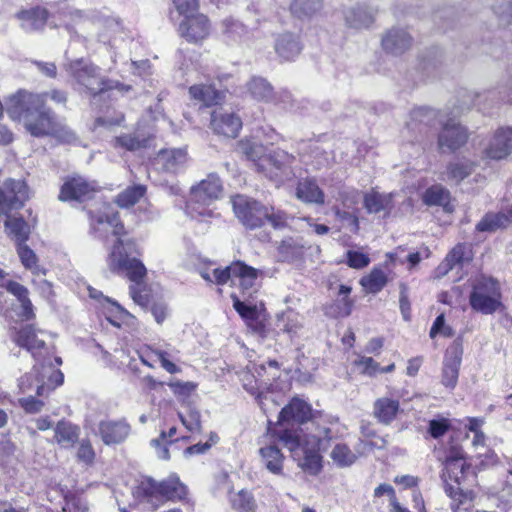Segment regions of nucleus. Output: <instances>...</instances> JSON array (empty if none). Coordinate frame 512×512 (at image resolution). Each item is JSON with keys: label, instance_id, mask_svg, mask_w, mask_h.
Masks as SVG:
<instances>
[{"label": "nucleus", "instance_id": "obj_1", "mask_svg": "<svg viewBox=\"0 0 512 512\" xmlns=\"http://www.w3.org/2000/svg\"><path fill=\"white\" fill-rule=\"evenodd\" d=\"M91 229L100 238L109 233L117 237L107 256V267L113 273L127 276L134 283L129 289L133 301L141 307H147L150 303L149 295L140 289L147 270L139 259L132 256L139 254L135 241L121 238L124 226L119 221L118 213L108 205L103 206L97 215L91 216Z\"/></svg>", "mask_w": 512, "mask_h": 512}, {"label": "nucleus", "instance_id": "obj_2", "mask_svg": "<svg viewBox=\"0 0 512 512\" xmlns=\"http://www.w3.org/2000/svg\"><path fill=\"white\" fill-rule=\"evenodd\" d=\"M48 97L56 104L65 105L67 102V94L62 90L54 89L42 94L21 90L6 100V111L12 120L22 123L32 136H52L66 143L74 141V133L45 106Z\"/></svg>", "mask_w": 512, "mask_h": 512}, {"label": "nucleus", "instance_id": "obj_3", "mask_svg": "<svg viewBox=\"0 0 512 512\" xmlns=\"http://www.w3.org/2000/svg\"><path fill=\"white\" fill-rule=\"evenodd\" d=\"M311 433L292 432L285 430L280 441L291 452L298 465L310 474L320 469L319 451H326L333 440L344 436L346 428L334 416H319L311 422Z\"/></svg>", "mask_w": 512, "mask_h": 512}, {"label": "nucleus", "instance_id": "obj_4", "mask_svg": "<svg viewBox=\"0 0 512 512\" xmlns=\"http://www.w3.org/2000/svg\"><path fill=\"white\" fill-rule=\"evenodd\" d=\"M231 203L236 217L246 228H259L267 221L274 229H281L288 223L289 217L284 211L265 206L248 196L235 195Z\"/></svg>", "mask_w": 512, "mask_h": 512}, {"label": "nucleus", "instance_id": "obj_5", "mask_svg": "<svg viewBox=\"0 0 512 512\" xmlns=\"http://www.w3.org/2000/svg\"><path fill=\"white\" fill-rule=\"evenodd\" d=\"M469 468L463 450L456 446L451 447L445 458L442 479L445 483V492L452 500L453 512H457L460 505L467 500V494L463 492L460 485Z\"/></svg>", "mask_w": 512, "mask_h": 512}, {"label": "nucleus", "instance_id": "obj_6", "mask_svg": "<svg viewBox=\"0 0 512 512\" xmlns=\"http://www.w3.org/2000/svg\"><path fill=\"white\" fill-rule=\"evenodd\" d=\"M222 183L218 176L211 174L195 186L191 187L187 213L193 219L205 220L213 217L210 205L220 198Z\"/></svg>", "mask_w": 512, "mask_h": 512}, {"label": "nucleus", "instance_id": "obj_7", "mask_svg": "<svg viewBox=\"0 0 512 512\" xmlns=\"http://www.w3.org/2000/svg\"><path fill=\"white\" fill-rule=\"evenodd\" d=\"M469 303L476 312L490 315L501 306V290L498 281L493 278L481 276L472 283Z\"/></svg>", "mask_w": 512, "mask_h": 512}, {"label": "nucleus", "instance_id": "obj_8", "mask_svg": "<svg viewBox=\"0 0 512 512\" xmlns=\"http://www.w3.org/2000/svg\"><path fill=\"white\" fill-rule=\"evenodd\" d=\"M67 71L78 88L91 95L103 93L109 88L107 81L100 74V69L88 61H72L68 64Z\"/></svg>", "mask_w": 512, "mask_h": 512}, {"label": "nucleus", "instance_id": "obj_9", "mask_svg": "<svg viewBox=\"0 0 512 512\" xmlns=\"http://www.w3.org/2000/svg\"><path fill=\"white\" fill-rule=\"evenodd\" d=\"M63 381V373L52 365H43L41 371L35 366L33 372L20 378L19 388L25 393L31 389L33 382H35L37 386L36 393L38 396H42L45 391H51L62 385Z\"/></svg>", "mask_w": 512, "mask_h": 512}, {"label": "nucleus", "instance_id": "obj_10", "mask_svg": "<svg viewBox=\"0 0 512 512\" xmlns=\"http://www.w3.org/2000/svg\"><path fill=\"white\" fill-rule=\"evenodd\" d=\"M28 199V189L21 180L6 179L0 182V215L8 216L21 209Z\"/></svg>", "mask_w": 512, "mask_h": 512}, {"label": "nucleus", "instance_id": "obj_11", "mask_svg": "<svg viewBox=\"0 0 512 512\" xmlns=\"http://www.w3.org/2000/svg\"><path fill=\"white\" fill-rule=\"evenodd\" d=\"M243 152L247 157L255 162L257 170L263 172L270 179L278 180V171L282 169L283 162L279 158L287 157L284 152L277 153L276 156H262V146L256 144H244Z\"/></svg>", "mask_w": 512, "mask_h": 512}, {"label": "nucleus", "instance_id": "obj_12", "mask_svg": "<svg viewBox=\"0 0 512 512\" xmlns=\"http://www.w3.org/2000/svg\"><path fill=\"white\" fill-rule=\"evenodd\" d=\"M329 416L328 414L317 413L313 414L311 406L302 399L293 398L288 405L282 408L279 414V420L281 422L284 421H293L299 424L306 425V433H311V422L318 418L319 416Z\"/></svg>", "mask_w": 512, "mask_h": 512}, {"label": "nucleus", "instance_id": "obj_13", "mask_svg": "<svg viewBox=\"0 0 512 512\" xmlns=\"http://www.w3.org/2000/svg\"><path fill=\"white\" fill-rule=\"evenodd\" d=\"M180 23L179 31L188 42L198 43L206 39L211 30L208 18L201 13L188 14Z\"/></svg>", "mask_w": 512, "mask_h": 512}, {"label": "nucleus", "instance_id": "obj_14", "mask_svg": "<svg viewBox=\"0 0 512 512\" xmlns=\"http://www.w3.org/2000/svg\"><path fill=\"white\" fill-rule=\"evenodd\" d=\"M462 355L463 347L459 341H454L446 350L442 368V384L447 388L453 389L457 385Z\"/></svg>", "mask_w": 512, "mask_h": 512}, {"label": "nucleus", "instance_id": "obj_15", "mask_svg": "<svg viewBox=\"0 0 512 512\" xmlns=\"http://www.w3.org/2000/svg\"><path fill=\"white\" fill-rule=\"evenodd\" d=\"M45 334L42 330H36L33 325H24L20 329L14 328L11 331V338L18 346L25 348L35 357L37 351L45 346Z\"/></svg>", "mask_w": 512, "mask_h": 512}, {"label": "nucleus", "instance_id": "obj_16", "mask_svg": "<svg viewBox=\"0 0 512 512\" xmlns=\"http://www.w3.org/2000/svg\"><path fill=\"white\" fill-rule=\"evenodd\" d=\"M96 191V185L81 176L68 178L62 185L59 199L61 201H83L89 199Z\"/></svg>", "mask_w": 512, "mask_h": 512}, {"label": "nucleus", "instance_id": "obj_17", "mask_svg": "<svg viewBox=\"0 0 512 512\" xmlns=\"http://www.w3.org/2000/svg\"><path fill=\"white\" fill-rule=\"evenodd\" d=\"M467 131L454 119L443 124V129L438 137V145L442 151H455L467 141Z\"/></svg>", "mask_w": 512, "mask_h": 512}, {"label": "nucleus", "instance_id": "obj_18", "mask_svg": "<svg viewBox=\"0 0 512 512\" xmlns=\"http://www.w3.org/2000/svg\"><path fill=\"white\" fill-rule=\"evenodd\" d=\"M211 127L217 134L236 137L242 127V121L234 113L218 109L212 112Z\"/></svg>", "mask_w": 512, "mask_h": 512}, {"label": "nucleus", "instance_id": "obj_19", "mask_svg": "<svg viewBox=\"0 0 512 512\" xmlns=\"http://www.w3.org/2000/svg\"><path fill=\"white\" fill-rule=\"evenodd\" d=\"M512 151V126L499 128L489 146L485 150L488 158L501 160L506 158Z\"/></svg>", "mask_w": 512, "mask_h": 512}, {"label": "nucleus", "instance_id": "obj_20", "mask_svg": "<svg viewBox=\"0 0 512 512\" xmlns=\"http://www.w3.org/2000/svg\"><path fill=\"white\" fill-rule=\"evenodd\" d=\"M130 433V426L122 420H104L98 425V434L106 445L123 442Z\"/></svg>", "mask_w": 512, "mask_h": 512}, {"label": "nucleus", "instance_id": "obj_21", "mask_svg": "<svg viewBox=\"0 0 512 512\" xmlns=\"http://www.w3.org/2000/svg\"><path fill=\"white\" fill-rule=\"evenodd\" d=\"M412 42L410 34L402 28L390 29L381 41L383 49L393 55H400L409 50Z\"/></svg>", "mask_w": 512, "mask_h": 512}, {"label": "nucleus", "instance_id": "obj_22", "mask_svg": "<svg viewBox=\"0 0 512 512\" xmlns=\"http://www.w3.org/2000/svg\"><path fill=\"white\" fill-rule=\"evenodd\" d=\"M274 48L283 60H293L300 54L302 44L297 35L285 32L277 36Z\"/></svg>", "mask_w": 512, "mask_h": 512}, {"label": "nucleus", "instance_id": "obj_23", "mask_svg": "<svg viewBox=\"0 0 512 512\" xmlns=\"http://www.w3.org/2000/svg\"><path fill=\"white\" fill-rule=\"evenodd\" d=\"M394 193L371 191L364 195V207L370 214L383 213L388 216L393 208Z\"/></svg>", "mask_w": 512, "mask_h": 512}, {"label": "nucleus", "instance_id": "obj_24", "mask_svg": "<svg viewBox=\"0 0 512 512\" xmlns=\"http://www.w3.org/2000/svg\"><path fill=\"white\" fill-rule=\"evenodd\" d=\"M259 455L265 468L274 475L283 474L285 457L275 444H267L259 449Z\"/></svg>", "mask_w": 512, "mask_h": 512}, {"label": "nucleus", "instance_id": "obj_25", "mask_svg": "<svg viewBox=\"0 0 512 512\" xmlns=\"http://www.w3.org/2000/svg\"><path fill=\"white\" fill-rule=\"evenodd\" d=\"M186 160L187 154L183 149L160 150L155 165L167 172L175 173L184 166Z\"/></svg>", "mask_w": 512, "mask_h": 512}, {"label": "nucleus", "instance_id": "obj_26", "mask_svg": "<svg viewBox=\"0 0 512 512\" xmlns=\"http://www.w3.org/2000/svg\"><path fill=\"white\" fill-rule=\"evenodd\" d=\"M190 97L204 106H214L222 102L225 97L223 91L217 90L212 85L196 84L189 88Z\"/></svg>", "mask_w": 512, "mask_h": 512}, {"label": "nucleus", "instance_id": "obj_27", "mask_svg": "<svg viewBox=\"0 0 512 512\" xmlns=\"http://www.w3.org/2000/svg\"><path fill=\"white\" fill-rule=\"evenodd\" d=\"M134 498L141 503H149L153 507L160 503L158 483L152 478H143L133 488Z\"/></svg>", "mask_w": 512, "mask_h": 512}, {"label": "nucleus", "instance_id": "obj_28", "mask_svg": "<svg viewBox=\"0 0 512 512\" xmlns=\"http://www.w3.org/2000/svg\"><path fill=\"white\" fill-rule=\"evenodd\" d=\"M17 16L21 22V27L27 32L43 29L48 18L47 11L39 7L23 10Z\"/></svg>", "mask_w": 512, "mask_h": 512}, {"label": "nucleus", "instance_id": "obj_29", "mask_svg": "<svg viewBox=\"0 0 512 512\" xmlns=\"http://www.w3.org/2000/svg\"><path fill=\"white\" fill-rule=\"evenodd\" d=\"M4 289L14 295L21 306L20 316L26 320L34 317L33 305L28 297V289L15 281H4Z\"/></svg>", "mask_w": 512, "mask_h": 512}, {"label": "nucleus", "instance_id": "obj_30", "mask_svg": "<svg viewBox=\"0 0 512 512\" xmlns=\"http://www.w3.org/2000/svg\"><path fill=\"white\" fill-rule=\"evenodd\" d=\"M400 405L396 399L382 397L374 403V416L383 424H390L397 416Z\"/></svg>", "mask_w": 512, "mask_h": 512}, {"label": "nucleus", "instance_id": "obj_31", "mask_svg": "<svg viewBox=\"0 0 512 512\" xmlns=\"http://www.w3.org/2000/svg\"><path fill=\"white\" fill-rule=\"evenodd\" d=\"M346 24L353 29L368 28L374 21L373 13L364 6L350 8L345 12Z\"/></svg>", "mask_w": 512, "mask_h": 512}, {"label": "nucleus", "instance_id": "obj_32", "mask_svg": "<svg viewBox=\"0 0 512 512\" xmlns=\"http://www.w3.org/2000/svg\"><path fill=\"white\" fill-rule=\"evenodd\" d=\"M296 196L306 203H324V193L315 181L310 179L301 180L296 188Z\"/></svg>", "mask_w": 512, "mask_h": 512}, {"label": "nucleus", "instance_id": "obj_33", "mask_svg": "<svg viewBox=\"0 0 512 512\" xmlns=\"http://www.w3.org/2000/svg\"><path fill=\"white\" fill-rule=\"evenodd\" d=\"M158 490L160 503L168 499H181L186 494L185 486L174 475L158 483Z\"/></svg>", "mask_w": 512, "mask_h": 512}, {"label": "nucleus", "instance_id": "obj_34", "mask_svg": "<svg viewBox=\"0 0 512 512\" xmlns=\"http://www.w3.org/2000/svg\"><path fill=\"white\" fill-rule=\"evenodd\" d=\"M425 204L442 206L446 212H452L453 206L450 203V192L441 185H433L428 188L424 195Z\"/></svg>", "mask_w": 512, "mask_h": 512}, {"label": "nucleus", "instance_id": "obj_35", "mask_svg": "<svg viewBox=\"0 0 512 512\" xmlns=\"http://www.w3.org/2000/svg\"><path fill=\"white\" fill-rule=\"evenodd\" d=\"M151 353L157 357L163 369L170 374H177L181 369L173 362L178 360V350L171 345H166L165 348L155 347L151 348Z\"/></svg>", "mask_w": 512, "mask_h": 512}, {"label": "nucleus", "instance_id": "obj_36", "mask_svg": "<svg viewBox=\"0 0 512 512\" xmlns=\"http://www.w3.org/2000/svg\"><path fill=\"white\" fill-rule=\"evenodd\" d=\"M512 220V208L509 210V216L504 213H487L476 225L480 232H494L497 229L504 228Z\"/></svg>", "mask_w": 512, "mask_h": 512}, {"label": "nucleus", "instance_id": "obj_37", "mask_svg": "<svg viewBox=\"0 0 512 512\" xmlns=\"http://www.w3.org/2000/svg\"><path fill=\"white\" fill-rule=\"evenodd\" d=\"M388 278L386 273L378 268L374 267L370 273L361 278L360 284L369 293L376 294L380 292L387 284Z\"/></svg>", "mask_w": 512, "mask_h": 512}, {"label": "nucleus", "instance_id": "obj_38", "mask_svg": "<svg viewBox=\"0 0 512 512\" xmlns=\"http://www.w3.org/2000/svg\"><path fill=\"white\" fill-rule=\"evenodd\" d=\"M79 437V428L70 422L60 421L55 427L56 441L64 447L72 446Z\"/></svg>", "mask_w": 512, "mask_h": 512}, {"label": "nucleus", "instance_id": "obj_39", "mask_svg": "<svg viewBox=\"0 0 512 512\" xmlns=\"http://www.w3.org/2000/svg\"><path fill=\"white\" fill-rule=\"evenodd\" d=\"M151 138L143 136L140 133L123 134L115 138V147H120L128 151H137L149 146Z\"/></svg>", "mask_w": 512, "mask_h": 512}, {"label": "nucleus", "instance_id": "obj_40", "mask_svg": "<svg viewBox=\"0 0 512 512\" xmlns=\"http://www.w3.org/2000/svg\"><path fill=\"white\" fill-rule=\"evenodd\" d=\"M5 229L18 244L24 243L29 235V226L22 218H11L7 216Z\"/></svg>", "mask_w": 512, "mask_h": 512}, {"label": "nucleus", "instance_id": "obj_41", "mask_svg": "<svg viewBox=\"0 0 512 512\" xmlns=\"http://www.w3.org/2000/svg\"><path fill=\"white\" fill-rule=\"evenodd\" d=\"M146 193V186L137 184L126 188L116 197V203L122 208L135 205Z\"/></svg>", "mask_w": 512, "mask_h": 512}, {"label": "nucleus", "instance_id": "obj_42", "mask_svg": "<svg viewBox=\"0 0 512 512\" xmlns=\"http://www.w3.org/2000/svg\"><path fill=\"white\" fill-rule=\"evenodd\" d=\"M465 247L461 244L456 245L446 256L443 262L436 268L438 278L445 276L456 265L462 263Z\"/></svg>", "mask_w": 512, "mask_h": 512}, {"label": "nucleus", "instance_id": "obj_43", "mask_svg": "<svg viewBox=\"0 0 512 512\" xmlns=\"http://www.w3.org/2000/svg\"><path fill=\"white\" fill-rule=\"evenodd\" d=\"M230 501L233 509L238 512H255L257 507L253 494L245 489L232 494Z\"/></svg>", "mask_w": 512, "mask_h": 512}, {"label": "nucleus", "instance_id": "obj_44", "mask_svg": "<svg viewBox=\"0 0 512 512\" xmlns=\"http://www.w3.org/2000/svg\"><path fill=\"white\" fill-rule=\"evenodd\" d=\"M498 23L502 26L512 25V1L498 0L491 7ZM512 85V75H511ZM508 101L512 102V93L508 96Z\"/></svg>", "mask_w": 512, "mask_h": 512}, {"label": "nucleus", "instance_id": "obj_45", "mask_svg": "<svg viewBox=\"0 0 512 512\" xmlns=\"http://www.w3.org/2000/svg\"><path fill=\"white\" fill-rule=\"evenodd\" d=\"M251 96L258 101H268L272 97L271 85L261 77H253L247 84Z\"/></svg>", "mask_w": 512, "mask_h": 512}, {"label": "nucleus", "instance_id": "obj_46", "mask_svg": "<svg viewBox=\"0 0 512 512\" xmlns=\"http://www.w3.org/2000/svg\"><path fill=\"white\" fill-rule=\"evenodd\" d=\"M322 8V0H293L290 9L298 18L309 17Z\"/></svg>", "mask_w": 512, "mask_h": 512}, {"label": "nucleus", "instance_id": "obj_47", "mask_svg": "<svg viewBox=\"0 0 512 512\" xmlns=\"http://www.w3.org/2000/svg\"><path fill=\"white\" fill-rule=\"evenodd\" d=\"M333 462L339 467H347L356 461V454L346 444H336L330 454Z\"/></svg>", "mask_w": 512, "mask_h": 512}, {"label": "nucleus", "instance_id": "obj_48", "mask_svg": "<svg viewBox=\"0 0 512 512\" xmlns=\"http://www.w3.org/2000/svg\"><path fill=\"white\" fill-rule=\"evenodd\" d=\"M176 431V427H171L168 434L162 431L158 438L151 440V445L155 448L158 458L163 460H168L170 458L167 446L173 442L172 437L175 436Z\"/></svg>", "mask_w": 512, "mask_h": 512}, {"label": "nucleus", "instance_id": "obj_49", "mask_svg": "<svg viewBox=\"0 0 512 512\" xmlns=\"http://www.w3.org/2000/svg\"><path fill=\"white\" fill-rule=\"evenodd\" d=\"M18 255L22 264L37 276L44 275V271L37 265L35 253L24 243L17 245Z\"/></svg>", "mask_w": 512, "mask_h": 512}, {"label": "nucleus", "instance_id": "obj_50", "mask_svg": "<svg viewBox=\"0 0 512 512\" xmlns=\"http://www.w3.org/2000/svg\"><path fill=\"white\" fill-rule=\"evenodd\" d=\"M474 164L470 161H458L450 163L447 167V177L450 180L460 182L471 174Z\"/></svg>", "mask_w": 512, "mask_h": 512}, {"label": "nucleus", "instance_id": "obj_51", "mask_svg": "<svg viewBox=\"0 0 512 512\" xmlns=\"http://www.w3.org/2000/svg\"><path fill=\"white\" fill-rule=\"evenodd\" d=\"M183 426L192 433L201 431V414L195 407L188 406L185 413H178Z\"/></svg>", "mask_w": 512, "mask_h": 512}, {"label": "nucleus", "instance_id": "obj_52", "mask_svg": "<svg viewBox=\"0 0 512 512\" xmlns=\"http://www.w3.org/2000/svg\"><path fill=\"white\" fill-rule=\"evenodd\" d=\"M484 420L481 418H467V423L464 425L465 428L472 432L473 439L472 445L474 448L484 447L486 443V436L481 430Z\"/></svg>", "mask_w": 512, "mask_h": 512}, {"label": "nucleus", "instance_id": "obj_53", "mask_svg": "<svg viewBox=\"0 0 512 512\" xmlns=\"http://www.w3.org/2000/svg\"><path fill=\"white\" fill-rule=\"evenodd\" d=\"M242 268L241 262L233 263L224 269H214L212 271L213 278L217 284H226L228 281L235 282V276L240 273Z\"/></svg>", "mask_w": 512, "mask_h": 512}, {"label": "nucleus", "instance_id": "obj_54", "mask_svg": "<svg viewBox=\"0 0 512 512\" xmlns=\"http://www.w3.org/2000/svg\"><path fill=\"white\" fill-rule=\"evenodd\" d=\"M303 246L293 238H287L281 241L279 253L286 261H292L302 254Z\"/></svg>", "mask_w": 512, "mask_h": 512}, {"label": "nucleus", "instance_id": "obj_55", "mask_svg": "<svg viewBox=\"0 0 512 512\" xmlns=\"http://www.w3.org/2000/svg\"><path fill=\"white\" fill-rule=\"evenodd\" d=\"M242 268L243 269H241L240 273L236 274L235 280H238L242 289L249 290L254 287L259 272L255 268L247 266L244 263H242Z\"/></svg>", "mask_w": 512, "mask_h": 512}, {"label": "nucleus", "instance_id": "obj_56", "mask_svg": "<svg viewBox=\"0 0 512 512\" xmlns=\"http://www.w3.org/2000/svg\"><path fill=\"white\" fill-rule=\"evenodd\" d=\"M222 25L223 33L231 41H238L246 34L245 26L234 19H225Z\"/></svg>", "mask_w": 512, "mask_h": 512}, {"label": "nucleus", "instance_id": "obj_57", "mask_svg": "<svg viewBox=\"0 0 512 512\" xmlns=\"http://www.w3.org/2000/svg\"><path fill=\"white\" fill-rule=\"evenodd\" d=\"M335 216L350 232L357 233L359 231V219L356 213L335 208Z\"/></svg>", "mask_w": 512, "mask_h": 512}, {"label": "nucleus", "instance_id": "obj_58", "mask_svg": "<svg viewBox=\"0 0 512 512\" xmlns=\"http://www.w3.org/2000/svg\"><path fill=\"white\" fill-rule=\"evenodd\" d=\"M386 440L382 437L360 439L356 446L357 453L364 455L368 454L375 449H383L386 446Z\"/></svg>", "mask_w": 512, "mask_h": 512}, {"label": "nucleus", "instance_id": "obj_59", "mask_svg": "<svg viewBox=\"0 0 512 512\" xmlns=\"http://www.w3.org/2000/svg\"><path fill=\"white\" fill-rule=\"evenodd\" d=\"M355 366L361 369V372L368 376H376L379 374L380 365L372 357L359 356L354 361Z\"/></svg>", "mask_w": 512, "mask_h": 512}, {"label": "nucleus", "instance_id": "obj_60", "mask_svg": "<svg viewBox=\"0 0 512 512\" xmlns=\"http://www.w3.org/2000/svg\"><path fill=\"white\" fill-rule=\"evenodd\" d=\"M346 257L347 265L353 269H363L370 263L369 256L360 251L348 250Z\"/></svg>", "mask_w": 512, "mask_h": 512}, {"label": "nucleus", "instance_id": "obj_61", "mask_svg": "<svg viewBox=\"0 0 512 512\" xmlns=\"http://www.w3.org/2000/svg\"><path fill=\"white\" fill-rule=\"evenodd\" d=\"M451 427L450 421L446 418H437L429 421L428 432L434 439L442 437Z\"/></svg>", "mask_w": 512, "mask_h": 512}, {"label": "nucleus", "instance_id": "obj_62", "mask_svg": "<svg viewBox=\"0 0 512 512\" xmlns=\"http://www.w3.org/2000/svg\"><path fill=\"white\" fill-rule=\"evenodd\" d=\"M233 298V307L239 313V315L248 320H254L257 318V308L255 305L246 304L244 301H241L236 296H232Z\"/></svg>", "mask_w": 512, "mask_h": 512}, {"label": "nucleus", "instance_id": "obj_63", "mask_svg": "<svg viewBox=\"0 0 512 512\" xmlns=\"http://www.w3.org/2000/svg\"><path fill=\"white\" fill-rule=\"evenodd\" d=\"M282 330L285 331L291 338L296 336L299 330L302 328V323L299 320V316L293 313H289L282 320Z\"/></svg>", "mask_w": 512, "mask_h": 512}, {"label": "nucleus", "instance_id": "obj_64", "mask_svg": "<svg viewBox=\"0 0 512 512\" xmlns=\"http://www.w3.org/2000/svg\"><path fill=\"white\" fill-rule=\"evenodd\" d=\"M435 113L433 110L431 109H428V108H417V109H414L412 112H411V122H408L407 123V126L411 129L414 128V126L416 125V122H426L428 123V121L434 117Z\"/></svg>", "mask_w": 512, "mask_h": 512}]
</instances>
